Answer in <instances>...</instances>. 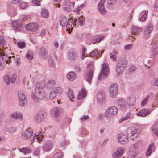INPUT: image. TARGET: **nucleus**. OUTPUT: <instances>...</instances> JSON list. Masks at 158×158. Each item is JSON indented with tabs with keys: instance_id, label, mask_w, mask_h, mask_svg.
<instances>
[{
	"instance_id": "1",
	"label": "nucleus",
	"mask_w": 158,
	"mask_h": 158,
	"mask_svg": "<svg viewBox=\"0 0 158 158\" xmlns=\"http://www.w3.org/2000/svg\"><path fill=\"white\" fill-rule=\"evenodd\" d=\"M45 86V83L43 81L36 84L35 88L33 92L32 96V99L35 103L39 102L46 96V94L44 90Z\"/></svg>"
},
{
	"instance_id": "2",
	"label": "nucleus",
	"mask_w": 158,
	"mask_h": 158,
	"mask_svg": "<svg viewBox=\"0 0 158 158\" xmlns=\"http://www.w3.org/2000/svg\"><path fill=\"white\" fill-rule=\"evenodd\" d=\"M88 70L85 77V79L90 84L92 81L93 76L94 72V66L93 63H91L87 65Z\"/></svg>"
},
{
	"instance_id": "3",
	"label": "nucleus",
	"mask_w": 158,
	"mask_h": 158,
	"mask_svg": "<svg viewBox=\"0 0 158 158\" xmlns=\"http://www.w3.org/2000/svg\"><path fill=\"white\" fill-rule=\"evenodd\" d=\"M127 64V61L125 59H119L116 67V70L118 74L121 73Z\"/></svg>"
},
{
	"instance_id": "4",
	"label": "nucleus",
	"mask_w": 158,
	"mask_h": 158,
	"mask_svg": "<svg viewBox=\"0 0 158 158\" xmlns=\"http://www.w3.org/2000/svg\"><path fill=\"white\" fill-rule=\"evenodd\" d=\"M118 110L117 107L114 106H110L106 110L105 113V116L107 118H110L116 114Z\"/></svg>"
},
{
	"instance_id": "5",
	"label": "nucleus",
	"mask_w": 158,
	"mask_h": 158,
	"mask_svg": "<svg viewBox=\"0 0 158 158\" xmlns=\"http://www.w3.org/2000/svg\"><path fill=\"white\" fill-rule=\"evenodd\" d=\"M109 73L108 64L106 63L103 64L102 65V69L100 75L98 77L99 80H101L104 78L107 77Z\"/></svg>"
},
{
	"instance_id": "6",
	"label": "nucleus",
	"mask_w": 158,
	"mask_h": 158,
	"mask_svg": "<svg viewBox=\"0 0 158 158\" xmlns=\"http://www.w3.org/2000/svg\"><path fill=\"white\" fill-rule=\"evenodd\" d=\"M142 31V28L139 27L135 26H133L132 27V33L129 35L130 38L129 39L132 41L133 39H135V35H137L138 34L141 32Z\"/></svg>"
},
{
	"instance_id": "7",
	"label": "nucleus",
	"mask_w": 158,
	"mask_h": 158,
	"mask_svg": "<svg viewBox=\"0 0 158 158\" xmlns=\"http://www.w3.org/2000/svg\"><path fill=\"white\" fill-rule=\"evenodd\" d=\"M138 143L135 144L131 145L130 148L129 154L131 158H134L138 154L137 148L138 147Z\"/></svg>"
},
{
	"instance_id": "8",
	"label": "nucleus",
	"mask_w": 158,
	"mask_h": 158,
	"mask_svg": "<svg viewBox=\"0 0 158 158\" xmlns=\"http://www.w3.org/2000/svg\"><path fill=\"white\" fill-rule=\"evenodd\" d=\"M118 86L116 84L111 85L110 89L109 92L110 96L112 98H115L118 93Z\"/></svg>"
},
{
	"instance_id": "9",
	"label": "nucleus",
	"mask_w": 158,
	"mask_h": 158,
	"mask_svg": "<svg viewBox=\"0 0 158 158\" xmlns=\"http://www.w3.org/2000/svg\"><path fill=\"white\" fill-rule=\"evenodd\" d=\"M39 55L40 58L41 60L47 59L48 57L47 49L44 47L41 48L39 51Z\"/></svg>"
},
{
	"instance_id": "10",
	"label": "nucleus",
	"mask_w": 158,
	"mask_h": 158,
	"mask_svg": "<svg viewBox=\"0 0 158 158\" xmlns=\"http://www.w3.org/2000/svg\"><path fill=\"white\" fill-rule=\"evenodd\" d=\"M118 139L119 143L123 144H127L129 141L128 136L126 134L122 133L118 134Z\"/></svg>"
},
{
	"instance_id": "11",
	"label": "nucleus",
	"mask_w": 158,
	"mask_h": 158,
	"mask_svg": "<svg viewBox=\"0 0 158 158\" xmlns=\"http://www.w3.org/2000/svg\"><path fill=\"white\" fill-rule=\"evenodd\" d=\"M46 115V112L44 111L39 112L35 117L34 120L37 123H39L42 121Z\"/></svg>"
},
{
	"instance_id": "12",
	"label": "nucleus",
	"mask_w": 158,
	"mask_h": 158,
	"mask_svg": "<svg viewBox=\"0 0 158 158\" xmlns=\"http://www.w3.org/2000/svg\"><path fill=\"white\" fill-rule=\"evenodd\" d=\"M26 28L31 31H35L38 30L39 25L37 23H31L26 26Z\"/></svg>"
},
{
	"instance_id": "13",
	"label": "nucleus",
	"mask_w": 158,
	"mask_h": 158,
	"mask_svg": "<svg viewBox=\"0 0 158 158\" xmlns=\"http://www.w3.org/2000/svg\"><path fill=\"white\" fill-rule=\"evenodd\" d=\"M0 57L3 60L6 61V63L9 64L11 62L10 56H8V55L6 54L5 51L3 49H0Z\"/></svg>"
},
{
	"instance_id": "14",
	"label": "nucleus",
	"mask_w": 158,
	"mask_h": 158,
	"mask_svg": "<svg viewBox=\"0 0 158 158\" xmlns=\"http://www.w3.org/2000/svg\"><path fill=\"white\" fill-rule=\"evenodd\" d=\"M63 111V110L58 107H55L53 108L51 112L52 115L56 118L60 116L61 113Z\"/></svg>"
},
{
	"instance_id": "15",
	"label": "nucleus",
	"mask_w": 158,
	"mask_h": 158,
	"mask_svg": "<svg viewBox=\"0 0 158 158\" xmlns=\"http://www.w3.org/2000/svg\"><path fill=\"white\" fill-rule=\"evenodd\" d=\"M32 132L31 128L23 131L22 133V138L24 140H27L32 135Z\"/></svg>"
},
{
	"instance_id": "16",
	"label": "nucleus",
	"mask_w": 158,
	"mask_h": 158,
	"mask_svg": "<svg viewBox=\"0 0 158 158\" xmlns=\"http://www.w3.org/2000/svg\"><path fill=\"white\" fill-rule=\"evenodd\" d=\"M74 2H72L69 1H66L63 5V7L64 10L70 11L71 7H73L74 6Z\"/></svg>"
},
{
	"instance_id": "17",
	"label": "nucleus",
	"mask_w": 158,
	"mask_h": 158,
	"mask_svg": "<svg viewBox=\"0 0 158 158\" xmlns=\"http://www.w3.org/2000/svg\"><path fill=\"white\" fill-rule=\"evenodd\" d=\"M149 109H142L137 113V115L138 116L144 117L149 115L151 112Z\"/></svg>"
},
{
	"instance_id": "18",
	"label": "nucleus",
	"mask_w": 158,
	"mask_h": 158,
	"mask_svg": "<svg viewBox=\"0 0 158 158\" xmlns=\"http://www.w3.org/2000/svg\"><path fill=\"white\" fill-rule=\"evenodd\" d=\"M105 0H101L98 4V9L99 12L102 14H105L106 10L104 7Z\"/></svg>"
},
{
	"instance_id": "19",
	"label": "nucleus",
	"mask_w": 158,
	"mask_h": 158,
	"mask_svg": "<svg viewBox=\"0 0 158 158\" xmlns=\"http://www.w3.org/2000/svg\"><path fill=\"white\" fill-rule=\"evenodd\" d=\"M118 105L119 106V108L121 110H124L127 106L126 102L123 98H121L117 101Z\"/></svg>"
},
{
	"instance_id": "20",
	"label": "nucleus",
	"mask_w": 158,
	"mask_h": 158,
	"mask_svg": "<svg viewBox=\"0 0 158 158\" xmlns=\"http://www.w3.org/2000/svg\"><path fill=\"white\" fill-rule=\"evenodd\" d=\"M125 151L123 148L122 147L118 148L117 151L113 154V156L114 158L119 157L123 155Z\"/></svg>"
},
{
	"instance_id": "21",
	"label": "nucleus",
	"mask_w": 158,
	"mask_h": 158,
	"mask_svg": "<svg viewBox=\"0 0 158 158\" xmlns=\"http://www.w3.org/2000/svg\"><path fill=\"white\" fill-rule=\"evenodd\" d=\"M76 77L77 75L76 73L73 71L69 72L66 75L67 79L71 81L74 80L76 78Z\"/></svg>"
},
{
	"instance_id": "22",
	"label": "nucleus",
	"mask_w": 158,
	"mask_h": 158,
	"mask_svg": "<svg viewBox=\"0 0 158 158\" xmlns=\"http://www.w3.org/2000/svg\"><path fill=\"white\" fill-rule=\"evenodd\" d=\"M68 57L70 60H74L78 58V54L75 51H72L69 52Z\"/></svg>"
},
{
	"instance_id": "23",
	"label": "nucleus",
	"mask_w": 158,
	"mask_h": 158,
	"mask_svg": "<svg viewBox=\"0 0 158 158\" xmlns=\"http://www.w3.org/2000/svg\"><path fill=\"white\" fill-rule=\"evenodd\" d=\"M11 117L15 119L21 120L23 118V116L20 113L14 112L12 114Z\"/></svg>"
},
{
	"instance_id": "24",
	"label": "nucleus",
	"mask_w": 158,
	"mask_h": 158,
	"mask_svg": "<svg viewBox=\"0 0 158 158\" xmlns=\"http://www.w3.org/2000/svg\"><path fill=\"white\" fill-rule=\"evenodd\" d=\"M151 129L152 132L155 135L158 136V120L152 127Z\"/></svg>"
},
{
	"instance_id": "25",
	"label": "nucleus",
	"mask_w": 158,
	"mask_h": 158,
	"mask_svg": "<svg viewBox=\"0 0 158 158\" xmlns=\"http://www.w3.org/2000/svg\"><path fill=\"white\" fill-rule=\"evenodd\" d=\"M127 102L128 105L129 106L134 105L135 102V98L133 96L129 97L127 100Z\"/></svg>"
},
{
	"instance_id": "26",
	"label": "nucleus",
	"mask_w": 158,
	"mask_h": 158,
	"mask_svg": "<svg viewBox=\"0 0 158 158\" xmlns=\"http://www.w3.org/2000/svg\"><path fill=\"white\" fill-rule=\"evenodd\" d=\"M133 117L132 114L130 112H128L125 115L122 117L121 119L119 120L120 123H121L122 122L128 119L131 118H133Z\"/></svg>"
},
{
	"instance_id": "27",
	"label": "nucleus",
	"mask_w": 158,
	"mask_h": 158,
	"mask_svg": "<svg viewBox=\"0 0 158 158\" xmlns=\"http://www.w3.org/2000/svg\"><path fill=\"white\" fill-rule=\"evenodd\" d=\"M86 95V91L84 89L82 88L81 91L79 92L77 98L78 100H80L83 98Z\"/></svg>"
},
{
	"instance_id": "28",
	"label": "nucleus",
	"mask_w": 158,
	"mask_h": 158,
	"mask_svg": "<svg viewBox=\"0 0 158 158\" xmlns=\"http://www.w3.org/2000/svg\"><path fill=\"white\" fill-rule=\"evenodd\" d=\"M75 21H74L73 22L72 20L70 19H69L67 21V23H66V27L68 30L70 31L71 30L73 29V27L72 26L73 25V26H74V24H73V23Z\"/></svg>"
},
{
	"instance_id": "29",
	"label": "nucleus",
	"mask_w": 158,
	"mask_h": 158,
	"mask_svg": "<svg viewBox=\"0 0 158 158\" xmlns=\"http://www.w3.org/2000/svg\"><path fill=\"white\" fill-rule=\"evenodd\" d=\"M105 94L102 92H99L97 95V99L100 103L102 102L105 98Z\"/></svg>"
},
{
	"instance_id": "30",
	"label": "nucleus",
	"mask_w": 158,
	"mask_h": 158,
	"mask_svg": "<svg viewBox=\"0 0 158 158\" xmlns=\"http://www.w3.org/2000/svg\"><path fill=\"white\" fill-rule=\"evenodd\" d=\"M153 29V26L152 25H149L145 28L144 34L145 35H148L150 33Z\"/></svg>"
},
{
	"instance_id": "31",
	"label": "nucleus",
	"mask_w": 158,
	"mask_h": 158,
	"mask_svg": "<svg viewBox=\"0 0 158 158\" xmlns=\"http://www.w3.org/2000/svg\"><path fill=\"white\" fill-rule=\"evenodd\" d=\"M52 147V144L51 143H46L43 146V148L45 151H49Z\"/></svg>"
},
{
	"instance_id": "32",
	"label": "nucleus",
	"mask_w": 158,
	"mask_h": 158,
	"mask_svg": "<svg viewBox=\"0 0 158 158\" xmlns=\"http://www.w3.org/2000/svg\"><path fill=\"white\" fill-rule=\"evenodd\" d=\"M41 14L42 17L44 18H48L49 15L48 11L45 8H42L41 9Z\"/></svg>"
},
{
	"instance_id": "33",
	"label": "nucleus",
	"mask_w": 158,
	"mask_h": 158,
	"mask_svg": "<svg viewBox=\"0 0 158 158\" xmlns=\"http://www.w3.org/2000/svg\"><path fill=\"white\" fill-rule=\"evenodd\" d=\"M118 51L115 50L113 51L110 54V58L114 61H115L117 58V55L118 54Z\"/></svg>"
},
{
	"instance_id": "34",
	"label": "nucleus",
	"mask_w": 158,
	"mask_h": 158,
	"mask_svg": "<svg viewBox=\"0 0 158 158\" xmlns=\"http://www.w3.org/2000/svg\"><path fill=\"white\" fill-rule=\"evenodd\" d=\"M55 84V82L53 80H50L46 83V87L48 89H51L54 87Z\"/></svg>"
},
{
	"instance_id": "35",
	"label": "nucleus",
	"mask_w": 158,
	"mask_h": 158,
	"mask_svg": "<svg viewBox=\"0 0 158 158\" xmlns=\"http://www.w3.org/2000/svg\"><path fill=\"white\" fill-rule=\"evenodd\" d=\"M33 51L31 50H28L27 53L26 55V58L29 60H32L33 59Z\"/></svg>"
},
{
	"instance_id": "36",
	"label": "nucleus",
	"mask_w": 158,
	"mask_h": 158,
	"mask_svg": "<svg viewBox=\"0 0 158 158\" xmlns=\"http://www.w3.org/2000/svg\"><path fill=\"white\" fill-rule=\"evenodd\" d=\"M154 147L153 143H151L148 147L146 152V155L147 156H149L152 153V148Z\"/></svg>"
},
{
	"instance_id": "37",
	"label": "nucleus",
	"mask_w": 158,
	"mask_h": 158,
	"mask_svg": "<svg viewBox=\"0 0 158 158\" xmlns=\"http://www.w3.org/2000/svg\"><path fill=\"white\" fill-rule=\"evenodd\" d=\"M12 24L13 27L15 29H16L18 28L21 27L22 24L19 23L17 21H14L13 22Z\"/></svg>"
},
{
	"instance_id": "38",
	"label": "nucleus",
	"mask_w": 158,
	"mask_h": 158,
	"mask_svg": "<svg viewBox=\"0 0 158 158\" xmlns=\"http://www.w3.org/2000/svg\"><path fill=\"white\" fill-rule=\"evenodd\" d=\"M99 54L98 50L95 49L93 50L89 54V56L90 57H94L97 56Z\"/></svg>"
},
{
	"instance_id": "39",
	"label": "nucleus",
	"mask_w": 158,
	"mask_h": 158,
	"mask_svg": "<svg viewBox=\"0 0 158 158\" xmlns=\"http://www.w3.org/2000/svg\"><path fill=\"white\" fill-rule=\"evenodd\" d=\"M147 11H145V12L143 11L141 12L140 15H141V17L140 19V20L141 21H144L145 20L147 16Z\"/></svg>"
},
{
	"instance_id": "40",
	"label": "nucleus",
	"mask_w": 158,
	"mask_h": 158,
	"mask_svg": "<svg viewBox=\"0 0 158 158\" xmlns=\"http://www.w3.org/2000/svg\"><path fill=\"white\" fill-rule=\"evenodd\" d=\"M67 19L65 17L61 18L60 21V24L62 27H64L67 23Z\"/></svg>"
},
{
	"instance_id": "41",
	"label": "nucleus",
	"mask_w": 158,
	"mask_h": 158,
	"mask_svg": "<svg viewBox=\"0 0 158 158\" xmlns=\"http://www.w3.org/2000/svg\"><path fill=\"white\" fill-rule=\"evenodd\" d=\"M104 39L103 36H101L100 35H97L93 37V39L95 41V42H100Z\"/></svg>"
},
{
	"instance_id": "42",
	"label": "nucleus",
	"mask_w": 158,
	"mask_h": 158,
	"mask_svg": "<svg viewBox=\"0 0 158 158\" xmlns=\"http://www.w3.org/2000/svg\"><path fill=\"white\" fill-rule=\"evenodd\" d=\"M19 105L21 107L26 106L27 103V100L26 99H21L19 100Z\"/></svg>"
},
{
	"instance_id": "43",
	"label": "nucleus",
	"mask_w": 158,
	"mask_h": 158,
	"mask_svg": "<svg viewBox=\"0 0 158 158\" xmlns=\"http://www.w3.org/2000/svg\"><path fill=\"white\" fill-rule=\"evenodd\" d=\"M18 96L19 100L21 99H27L26 96L25 95L22 91H19L18 93Z\"/></svg>"
},
{
	"instance_id": "44",
	"label": "nucleus",
	"mask_w": 158,
	"mask_h": 158,
	"mask_svg": "<svg viewBox=\"0 0 158 158\" xmlns=\"http://www.w3.org/2000/svg\"><path fill=\"white\" fill-rule=\"evenodd\" d=\"M43 133H44V132L40 131V133L39 134L40 135H36V139L39 142H40L42 141V137L43 136Z\"/></svg>"
},
{
	"instance_id": "45",
	"label": "nucleus",
	"mask_w": 158,
	"mask_h": 158,
	"mask_svg": "<svg viewBox=\"0 0 158 158\" xmlns=\"http://www.w3.org/2000/svg\"><path fill=\"white\" fill-rule=\"evenodd\" d=\"M49 65L51 67H54L55 65V64L53 59L52 58L51 55H50L48 59Z\"/></svg>"
},
{
	"instance_id": "46",
	"label": "nucleus",
	"mask_w": 158,
	"mask_h": 158,
	"mask_svg": "<svg viewBox=\"0 0 158 158\" xmlns=\"http://www.w3.org/2000/svg\"><path fill=\"white\" fill-rule=\"evenodd\" d=\"M9 13L11 16H15L16 14V9L13 7L10 8L9 11Z\"/></svg>"
},
{
	"instance_id": "47",
	"label": "nucleus",
	"mask_w": 158,
	"mask_h": 158,
	"mask_svg": "<svg viewBox=\"0 0 158 158\" xmlns=\"http://www.w3.org/2000/svg\"><path fill=\"white\" fill-rule=\"evenodd\" d=\"M131 136L134 138L137 137L139 134V131L137 129H135L134 130L131 131Z\"/></svg>"
},
{
	"instance_id": "48",
	"label": "nucleus",
	"mask_w": 158,
	"mask_h": 158,
	"mask_svg": "<svg viewBox=\"0 0 158 158\" xmlns=\"http://www.w3.org/2000/svg\"><path fill=\"white\" fill-rule=\"evenodd\" d=\"M68 98L70 99H73L74 97V95L73 94V91L70 89H69L68 93Z\"/></svg>"
},
{
	"instance_id": "49",
	"label": "nucleus",
	"mask_w": 158,
	"mask_h": 158,
	"mask_svg": "<svg viewBox=\"0 0 158 158\" xmlns=\"http://www.w3.org/2000/svg\"><path fill=\"white\" fill-rule=\"evenodd\" d=\"M4 80L7 84H10L11 81L10 77L7 75H5L4 77Z\"/></svg>"
},
{
	"instance_id": "50",
	"label": "nucleus",
	"mask_w": 158,
	"mask_h": 158,
	"mask_svg": "<svg viewBox=\"0 0 158 158\" xmlns=\"http://www.w3.org/2000/svg\"><path fill=\"white\" fill-rule=\"evenodd\" d=\"M19 150L20 152L24 153L25 154L30 153L31 152L29 148H27L20 149Z\"/></svg>"
},
{
	"instance_id": "51",
	"label": "nucleus",
	"mask_w": 158,
	"mask_h": 158,
	"mask_svg": "<svg viewBox=\"0 0 158 158\" xmlns=\"http://www.w3.org/2000/svg\"><path fill=\"white\" fill-rule=\"evenodd\" d=\"M77 20L80 25L82 26L84 24L85 20L83 16H81L78 18Z\"/></svg>"
},
{
	"instance_id": "52",
	"label": "nucleus",
	"mask_w": 158,
	"mask_h": 158,
	"mask_svg": "<svg viewBox=\"0 0 158 158\" xmlns=\"http://www.w3.org/2000/svg\"><path fill=\"white\" fill-rule=\"evenodd\" d=\"M115 3V0H109L108 2V8H110Z\"/></svg>"
},
{
	"instance_id": "53",
	"label": "nucleus",
	"mask_w": 158,
	"mask_h": 158,
	"mask_svg": "<svg viewBox=\"0 0 158 158\" xmlns=\"http://www.w3.org/2000/svg\"><path fill=\"white\" fill-rule=\"evenodd\" d=\"M17 45L18 47L20 48H23L26 46L24 42H19L17 43Z\"/></svg>"
},
{
	"instance_id": "54",
	"label": "nucleus",
	"mask_w": 158,
	"mask_h": 158,
	"mask_svg": "<svg viewBox=\"0 0 158 158\" xmlns=\"http://www.w3.org/2000/svg\"><path fill=\"white\" fill-rule=\"evenodd\" d=\"M62 155H63L61 152H58L53 156L52 158H61Z\"/></svg>"
},
{
	"instance_id": "55",
	"label": "nucleus",
	"mask_w": 158,
	"mask_h": 158,
	"mask_svg": "<svg viewBox=\"0 0 158 158\" xmlns=\"http://www.w3.org/2000/svg\"><path fill=\"white\" fill-rule=\"evenodd\" d=\"M149 98V96H147L146 97L142 102L141 103V106H144L146 104Z\"/></svg>"
},
{
	"instance_id": "56",
	"label": "nucleus",
	"mask_w": 158,
	"mask_h": 158,
	"mask_svg": "<svg viewBox=\"0 0 158 158\" xmlns=\"http://www.w3.org/2000/svg\"><path fill=\"white\" fill-rule=\"evenodd\" d=\"M56 93L53 91H51L49 95V98L50 99H53L56 96Z\"/></svg>"
},
{
	"instance_id": "57",
	"label": "nucleus",
	"mask_w": 158,
	"mask_h": 158,
	"mask_svg": "<svg viewBox=\"0 0 158 158\" xmlns=\"http://www.w3.org/2000/svg\"><path fill=\"white\" fill-rule=\"evenodd\" d=\"M152 83L155 86H158V79L154 78L152 80Z\"/></svg>"
},
{
	"instance_id": "58",
	"label": "nucleus",
	"mask_w": 158,
	"mask_h": 158,
	"mask_svg": "<svg viewBox=\"0 0 158 158\" xmlns=\"http://www.w3.org/2000/svg\"><path fill=\"white\" fill-rule=\"evenodd\" d=\"M20 7L21 9H23L25 8V7L27 6V3L21 2L19 4Z\"/></svg>"
},
{
	"instance_id": "59",
	"label": "nucleus",
	"mask_w": 158,
	"mask_h": 158,
	"mask_svg": "<svg viewBox=\"0 0 158 158\" xmlns=\"http://www.w3.org/2000/svg\"><path fill=\"white\" fill-rule=\"evenodd\" d=\"M136 69V68L135 66H132L129 68L128 71L129 73H131L135 71Z\"/></svg>"
},
{
	"instance_id": "60",
	"label": "nucleus",
	"mask_w": 158,
	"mask_h": 158,
	"mask_svg": "<svg viewBox=\"0 0 158 158\" xmlns=\"http://www.w3.org/2000/svg\"><path fill=\"white\" fill-rule=\"evenodd\" d=\"M56 94H61L62 92V89L60 87H57L53 90Z\"/></svg>"
},
{
	"instance_id": "61",
	"label": "nucleus",
	"mask_w": 158,
	"mask_h": 158,
	"mask_svg": "<svg viewBox=\"0 0 158 158\" xmlns=\"http://www.w3.org/2000/svg\"><path fill=\"white\" fill-rule=\"evenodd\" d=\"M5 43V40H4V37L3 35L0 36V45H2Z\"/></svg>"
},
{
	"instance_id": "62",
	"label": "nucleus",
	"mask_w": 158,
	"mask_h": 158,
	"mask_svg": "<svg viewBox=\"0 0 158 158\" xmlns=\"http://www.w3.org/2000/svg\"><path fill=\"white\" fill-rule=\"evenodd\" d=\"M17 76L16 74H13L10 79L11 82V83H14L16 78Z\"/></svg>"
},
{
	"instance_id": "63",
	"label": "nucleus",
	"mask_w": 158,
	"mask_h": 158,
	"mask_svg": "<svg viewBox=\"0 0 158 158\" xmlns=\"http://www.w3.org/2000/svg\"><path fill=\"white\" fill-rule=\"evenodd\" d=\"M133 44H130L126 45L125 46V49L126 50H129L131 49L133 47Z\"/></svg>"
},
{
	"instance_id": "64",
	"label": "nucleus",
	"mask_w": 158,
	"mask_h": 158,
	"mask_svg": "<svg viewBox=\"0 0 158 158\" xmlns=\"http://www.w3.org/2000/svg\"><path fill=\"white\" fill-rule=\"evenodd\" d=\"M16 129L15 127H12L10 128L8 130V132L10 133H12L16 131Z\"/></svg>"
}]
</instances>
